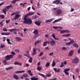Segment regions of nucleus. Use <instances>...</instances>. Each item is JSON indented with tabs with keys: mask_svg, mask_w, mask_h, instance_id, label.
<instances>
[{
	"mask_svg": "<svg viewBox=\"0 0 80 80\" xmlns=\"http://www.w3.org/2000/svg\"><path fill=\"white\" fill-rule=\"evenodd\" d=\"M35 13L34 12H29L27 14L25 15L24 16V20L23 21L24 23L25 24H28V25H32V19L30 18H27V17L29 16V15H33Z\"/></svg>",
	"mask_w": 80,
	"mask_h": 80,
	"instance_id": "f257e3e1",
	"label": "nucleus"
},
{
	"mask_svg": "<svg viewBox=\"0 0 80 80\" xmlns=\"http://www.w3.org/2000/svg\"><path fill=\"white\" fill-rule=\"evenodd\" d=\"M13 58V55L12 54H10V55H7L5 57V58L7 60H9L10 59L12 58Z\"/></svg>",
	"mask_w": 80,
	"mask_h": 80,
	"instance_id": "f03ea898",
	"label": "nucleus"
},
{
	"mask_svg": "<svg viewBox=\"0 0 80 80\" xmlns=\"http://www.w3.org/2000/svg\"><path fill=\"white\" fill-rule=\"evenodd\" d=\"M78 61H79V59L77 58H75L73 59L72 60V62L74 63H78Z\"/></svg>",
	"mask_w": 80,
	"mask_h": 80,
	"instance_id": "7ed1b4c3",
	"label": "nucleus"
},
{
	"mask_svg": "<svg viewBox=\"0 0 80 80\" xmlns=\"http://www.w3.org/2000/svg\"><path fill=\"white\" fill-rule=\"evenodd\" d=\"M62 12L63 11L61 9H59L57 10L56 13L57 15H59L60 14H62Z\"/></svg>",
	"mask_w": 80,
	"mask_h": 80,
	"instance_id": "20e7f679",
	"label": "nucleus"
},
{
	"mask_svg": "<svg viewBox=\"0 0 80 80\" xmlns=\"http://www.w3.org/2000/svg\"><path fill=\"white\" fill-rule=\"evenodd\" d=\"M70 70V68H66L64 69V72L65 73V75H69V73L68 72V71H69Z\"/></svg>",
	"mask_w": 80,
	"mask_h": 80,
	"instance_id": "39448f33",
	"label": "nucleus"
},
{
	"mask_svg": "<svg viewBox=\"0 0 80 80\" xmlns=\"http://www.w3.org/2000/svg\"><path fill=\"white\" fill-rule=\"evenodd\" d=\"M73 42H74V40H72L69 42L66 43L65 44L66 45L69 46V45H71V44L73 43Z\"/></svg>",
	"mask_w": 80,
	"mask_h": 80,
	"instance_id": "423d86ee",
	"label": "nucleus"
},
{
	"mask_svg": "<svg viewBox=\"0 0 80 80\" xmlns=\"http://www.w3.org/2000/svg\"><path fill=\"white\" fill-rule=\"evenodd\" d=\"M59 2H61L60 0H56L53 2V4H56V5H58L59 4Z\"/></svg>",
	"mask_w": 80,
	"mask_h": 80,
	"instance_id": "0eeeda50",
	"label": "nucleus"
},
{
	"mask_svg": "<svg viewBox=\"0 0 80 80\" xmlns=\"http://www.w3.org/2000/svg\"><path fill=\"white\" fill-rule=\"evenodd\" d=\"M74 53V51L73 50H71L69 53L68 56L72 57Z\"/></svg>",
	"mask_w": 80,
	"mask_h": 80,
	"instance_id": "6e6552de",
	"label": "nucleus"
},
{
	"mask_svg": "<svg viewBox=\"0 0 80 80\" xmlns=\"http://www.w3.org/2000/svg\"><path fill=\"white\" fill-rule=\"evenodd\" d=\"M53 70H54V71H55V72H56L58 73V72H60V71L61 70V69L53 68Z\"/></svg>",
	"mask_w": 80,
	"mask_h": 80,
	"instance_id": "1a4fd4ad",
	"label": "nucleus"
},
{
	"mask_svg": "<svg viewBox=\"0 0 80 80\" xmlns=\"http://www.w3.org/2000/svg\"><path fill=\"white\" fill-rule=\"evenodd\" d=\"M8 30L10 32H14V31H18V29H17L15 28H14L10 29H8Z\"/></svg>",
	"mask_w": 80,
	"mask_h": 80,
	"instance_id": "9d476101",
	"label": "nucleus"
},
{
	"mask_svg": "<svg viewBox=\"0 0 80 80\" xmlns=\"http://www.w3.org/2000/svg\"><path fill=\"white\" fill-rule=\"evenodd\" d=\"M55 45V41L54 40H52L50 41V45L52 46Z\"/></svg>",
	"mask_w": 80,
	"mask_h": 80,
	"instance_id": "9b49d317",
	"label": "nucleus"
},
{
	"mask_svg": "<svg viewBox=\"0 0 80 80\" xmlns=\"http://www.w3.org/2000/svg\"><path fill=\"white\" fill-rule=\"evenodd\" d=\"M39 78L38 77H32L31 78V80H38Z\"/></svg>",
	"mask_w": 80,
	"mask_h": 80,
	"instance_id": "f8f14e48",
	"label": "nucleus"
},
{
	"mask_svg": "<svg viewBox=\"0 0 80 80\" xmlns=\"http://www.w3.org/2000/svg\"><path fill=\"white\" fill-rule=\"evenodd\" d=\"M13 78L15 80H18L19 79V77H18V76L16 74H14L13 76Z\"/></svg>",
	"mask_w": 80,
	"mask_h": 80,
	"instance_id": "ddd939ff",
	"label": "nucleus"
},
{
	"mask_svg": "<svg viewBox=\"0 0 80 80\" xmlns=\"http://www.w3.org/2000/svg\"><path fill=\"white\" fill-rule=\"evenodd\" d=\"M54 20V18H52L50 19L49 20H48L46 21L45 23H48L50 22H52Z\"/></svg>",
	"mask_w": 80,
	"mask_h": 80,
	"instance_id": "4468645a",
	"label": "nucleus"
},
{
	"mask_svg": "<svg viewBox=\"0 0 80 80\" xmlns=\"http://www.w3.org/2000/svg\"><path fill=\"white\" fill-rule=\"evenodd\" d=\"M62 20V18L58 19L57 20H55V21H53L52 23H57V22H60V21H61Z\"/></svg>",
	"mask_w": 80,
	"mask_h": 80,
	"instance_id": "2eb2a0df",
	"label": "nucleus"
},
{
	"mask_svg": "<svg viewBox=\"0 0 80 80\" xmlns=\"http://www.w3.org/2000/svg\"><path fill=\"white\" fill-rule=\"evenodd\" d=\"M20 15L19 14H17L15 15V17L13 18L14 20H17V18H18L20 17Z\"/></svg>",
	"mask_w": 80,
	"mask_h": 80,
	"instance_id": "dca6fc26",
	"label": "nucleus"
},
{
	"mask_svg": "<svg viewBox=\"0 0 80 80\" xmlns=\"http://www.w3.org/2000/svg\"><path fill=\"white\" fill-rule=\"evenodd\" d=\"M13 6H12V5H9V6H7L6 7V9L7 10V11H8L9 9H10V8H11V7H12Z\"/></svg>",
	"mask_w": 80,
	"mask_h": 80,
	"instance_id": "f3484780",
	"label": "nucleus"
},
{
	"mask_svg": "<svg viewBox=\"0 0 80 80\" xmlns=\"http://www.w3.org/2000/svg\"><path fill=\"white\" fill-rule=\"evenodd\" d=\"M24 55L25 57H27L28 58H32L31 57H30V54H24Z\"/></svg>",
	"mask_w": 80,
	"mask_h": 80,
	"instance_id": "a211bd4d",
	"label": "nucleus"
},
{
	"mask_svg": "<svg viewBox=\"0 0 80 80\" xmlns=\"http://www.w3.org/2000/svg\"><path fill=\"white\" fill-rule=\"evenodd\" d=\"M35 23L38 26H40L41 24V22H37L36 21L35 22Z\"/></svg>",
	"mask_w": 80,
	"mask_h": 80,
	"instance_id": "6ab92c4d",
	"label": "nucleus"
},
{
	"mask_svg": "<svg viewBox=\"0 0 80 80\" xmlns=\"http://www.w3.org/2000/svg\"><path fill=\"white\" fill-rule=\"evenodd\" d=\"M15 39H16V40H17V41H18V42H19L20 41H21V40H22V38H20V37H16L15 38Z\"/></svg>",
	"mask_w": 80,
	"mask_h": 80,
	"instance_id": "aec40b11",
	"label": "nucleus"
},
{
	"mask_svg": "<svg viewBox=\"0 0 80 80\" xmlns=\"http://www.w3.org/2000/svg\"><path fill=\"white\" fill-rule=\"evenodd\" d=\"M33 33H34V34H35V35H38V30H37V29L35 30L33 32Z\"/></svg>",
	"mask_w": 80,
	"mask_h": 80,
	"instance_id": "412c9836",
	"label": "nucleus"
},
{
	"mask_svg": "<svg viewBox=\"0 0 80 80\" xmlns=\"http://www.w3.org/2000/svg\"><path fill=\"white\" fill-rule=\"evenodd\" d=\"M37 53V51L35 49H34L33 50V52L32 53V55H35V54Z\"/></svg>",
	"mask_w": 80,
	"mask_h": 80,
	"instance_id": "4be33fe9",
	"label": "nucleus"
},
{
	"mask_svg": "<svg viewBox=\"0 0 80 80\" xmlns=\"http://www.w3.org/2000/svg\"><path fill=\"white\" fill-rule=\"evenodd\" d=\"M14 65H20V66L22 65V63H20L17 61H16L15 62H14Z\"/></svg>",
	"mask_w": 80,
	"mask_h": 80,
	"instance_id": "5701e85b",
	"label": "nucleus"
},
{
	"mask_svg": "<svg viewBox=\"0 0 80 80\" xmlns=\"http://www.w3.org/2000/svg\"><path fill=\"white\" fill-rule=\"evenodd\" d=\"M71 35V34H65L62 35V37H68L70 36Z\"/></svg>",
	"mask_w": 80,
	"mask_h": 80,
	"instance_id": "b1692460",
	"label": "nucleus"
},
{
	"mask_svg": "<svg viewBox=\"0 0 80 80\" xmlns=\"http://www.w3.org/2000/svg\"><path fill=\"white\" fill-rule=\"evenodd\" d=\"M51 36L54 39H55V40H58V38H56V37H55V34H53L51 35Z\"/></svg>",
	"mask_w": 80,
	"mask_h": 80,
	"instance_id": "393cba45",
	"label": "nucleus"
},
{
	"mask_svg": "<svg viewBox=\"0 0 80 80\" xmlns=\"http://www.w3.org/2000/svg\"><path fill=\"white\" fill-rule=\"evenodd\" d=\"M41 40H38L36 42H35V46H36L37 44H38V43H40V42H41Z\"/></svg>",
	"mask_w": 80,
	"mask_h": 80,
	"instance_id": "a878e982",
	"label": "nucleus"
},
{
	"mask_svg": "<svg viewBox=\"0 0 80 80\" xmlns=\"http://www.w3.org/2000/svg\"><path fill=\"white\" fill-rule=\"evenodd\" d=\"M52 67H55V65H56V63H55V61H54V60H53V61L52 62Z\"/></svg>",
	"mask_w": 80,
	"mask_h": 80,
	"instance_id": "bb28decb",
	"label": "nucleus"
},
{
	"mask_svg": "<svg viewBox=\"0 0 80 80\" xmlns=\"http://www.w3.org/2000/svg\"><path fill=\"white\" fill-rule=\"evenodd\" d=\"M2 12H4L5 15H6V14H7V10L6 8H5L2 10Z\"/></svg>",
	"mask_w": 80,
	"mask_h": 80,
	"instance_id": "cd10ccee",
	"label": "nucleus"
},
{
	"mask_svg": "<svg viewBox=\"0 0 80 80\" xmlns=\"http://www.w3.org/2000/svg\"><path fill=\"white\" fill-rule=\"evenodd\" d=\"M28 73L29 75H30L31 76H33V74H32V71L29 70L28 71Z\"/></svg>",
	"mask_w": 80,
	"mask_h": 80,
	"instance_id": "c85d7f7f",
	"label": "nucleus"
},
{
	"mask_svg": "<svg viewBox=\"0 0 80 80\" xmlns=\"http://www.w3.org/2000/svg\"><path fill=\"white\" fill-rule=\"evenodd\" d=\"M38 75H40V76H41L42 77H43L44 78H46V76L43 74L38 73Z\"/></svg>",
	"mask_w": 80,
	"mask_h": 80,
	"instance_id": "c756f323",
	"label": "nucleus"
},
{
	"mask_svg": "<svg viewBox=\"0 0 80 80\" xmlns=\"http://www.w3.org/2000/svg\"><path fill=\"white\" fill-rule=\"evenodd\" d=\"M7 41L8 42V43L9 45H12V43L10 42V40L9 39H7Z\"/></svg>",
	"mask_w": 80,
	"mask_h": 80,
	"instance_id": "7c9ffc66",
	"label": "nucleus"
},
{
	"mask_svg": "<svg viewBox=\"0 0 80 80\" xmlns=\"http://www.w3.org/2000/svg\"><path fill=\"white\" fill-rule=\"evenodd\" d=\"M53 28L54 29H57V28H62V27H53Z\"/></svg>",
	"mask_w": 80,
	"mask_h": 80,
	"instance_id": "2f4dec72",
	"label": "nucleus"
},
{
	"mask_svg": "<svg viewBox=\"0 0 80 80\" xmlns=\"http://www.w3.org/2000/svg\"><path fill=\"white\" fill-rule=\"evenodd\" d=\"M22 76L24 77H25V78H26L28 77V75L27 74L25 73L23 74Z\"/></svg>",
	"mask_w": 80,
	"mask_h": 80,
	"instance_id": "473e14b6",
	"label": "nucleus"
},
{
	"mask_svg": "<svg viewBox=\"0 0 80 80\" xmlns=\"http://www.w3.org/2000/svg\"><path fill=\"white\" fill-rule=\"evenodd\" d=\"M4 21V20H3L2 21L0 22V25H1V27H3V23Z\"/></svg>",
	"mask_w": 80,
	"mask_h": 80,
	"instance_id": "72a5a7b5",
	"label": "nucleus"
},
{
	"mask_svg": "<svg viewBox=\"0 0 80 80\" xmlns=\"http://www.w3.org/2000/svg\"><path fill=\"white\" fill-rule=\"evenodd\" d=\"M42 67L38 66L37 68V70H38V71H40V70H42Z\"/></svg>",
	"mask_w": 80,
	"mask_h": 80,
	"instance_id": "f704fd0d",
	"label": "nucleus"
},
{
	"mask_svg": "<svg viewBox=\"0 0 80 80\" xmlns=\"http://www.w3.org/2000/svg\"><path fill=\"white\" fill-rule=\"evenodd\" d=\"M5 15H3V14L0 15V18H1V19H3L4 18H5Z\"/></svg>",
	"mask_w": 80,
	"mask_h": 80,
	"instance_id": "c9c22d12",
	"label": "nucleus"
},
{
	"mask_svg": "<svg viewBox=\"0 0 80 80\" xmlns=\"http://www.w3.org/2000/svg\"><path fill=\"white\" fill-rule=\"evenodd\" d=\"M73 45L74 47H76V48H78V44H77L76 43L73 44Z\"/></svg>",
	"mask_w": 80,
	"mask_h": 80,
	"instance_id": "e433bc0d",
	"label": "nucleus"
},
{
	"mask_svg": "<svg viewBox=\"0 0 80 80\" xmlns=\"http://www.w3.org/2000/svg\"><path fill=\"white\" fill-rule=\"evenodd\" d=\"M49 66H50V63L48 62L46 64V67H49Z\"/></svg>",
	"mask_w": 80,
	"mask_h": 80,
	"instance_id": "4c0bfd02",
	"label": "nucleus"
},
{
	"mask_svg": "<svg viewBox=\"0 0 80 80\" xmlns=\"http://www.w3.org/2000/svg\"><path fill=\"white\" fill-rule=\"evenodd\" d=\"M47 42H43V47H45V46H47Z\"/></svg>",
	"mask_w": 80,
	"mask_h": 80,
	"instance_id": "58836bf2",
	"label": "nucleus"
},
{
	"mask_svg": "<svg viewBox=\"0 0 80 80\" xmlns=\"http://www.w3.org/2000/svg\"><path fill=\"white\" fill-rule=\"evenodd\" d=\"M33 58H30L29 60V63H32V59Z\"/></svg>",
	"mask_w": 80,
	"mask_h": 80,
	"instance_id": "ea45409f",
	"label": "nucleus"
},
{
	"mask_svg": "<svg viewBox=\"0 0 80 80\" xmlns=\"http://www.w3.org/2000/svg\"><path fill=\"white\" fill-rule=\"evenodd\" d=\"M13 68V67H9L8 68H6V70H9L10 69H12Z\"/></svg>",
	"mask_w": 80,
	"mask_h": 80,
	"instance_id": "a19ab883",
	"label": "nucleus"
},
{
	"mask_svg": "<svg viewBox=\"0 0 80 80\" xmlns=\"http://www.w3.org/2000/svg\"><path fill=\"white\" fill-rule=\"evenodd\" d=\"M5 47V46L4 45L2 44L1 45L0 48H4Z\"/></svg>",
	"mask_w": 80,
	"mask_h": 80,
	"instance_id": "79ce46f5",
	"label": "nucleus"
},
{
	"mask_svg": "<svg viewBox=\"0 0 80 80\" xmlns=\"http://www.w3.org/2000/svg\"><path fill=\"white\" fill-rule=\"evenodd\" d=\"M46 76L47 77H50L52 76V75L50 74H46Z\"/></svg>",
	"mask_w": 80,
	"mask_h": 80,
	"instance_id": "37998d69",
	"label": "nucleus"
},
{
	"mask_svg": "<svg viewBox=\"0 0 80 80\" xmlns=\"http://www.w3.org/2000/svg\"><path fill=\"white\" fill-rule=\"evenodd\" d=\"M17 2V0H13L12 1V3H16V2Z\"/></svg>",
	"mask_w": 80,
	"mask_h": 80,
	"instance_id": "c03bdc74",
	"label": "nucleus"
},
{
	"mask_svg": "<svg viewBox=\"0 0 80 80\" xmlns=\"http://www.w3.org/2000/svg\"><path fill=\"white\" fill-rule=\"evenodd\" d=\"M43 52H41L40 53L39 56V57H41V56H42V55H43Z\"/></svg>",
	"mask_w": 80,
	"mask_h": 80,
	"instance_id": "a18cd8bd",
	"label": "nucleus"
},
{
	"mask_svg": "<svg viewBox=\"0 0 80 80\" xmlns=\"http://www.w3.org/2000/svg\"><path fill=\"white\" fill-rule=\"evenodd\" d=\"M18 58L19 59H21L22 58V55H19L18 56Z\"/></svg>",
	"mask_w": 80,
	"mask_h": 80,
	"instance_id": "49530a36",
	"label": "nucleus"
},
{
	"mask_svg": "<svg viewBox=\"0 0 80 80\" xmlns=\"http://www.w3.org/2000/svg\"><path fill=\"white\" fill-rule=\"evenodd\" d=\"M10 20L8 19L6 21V23H10Z\"/></svg>",
	"mask_w": 80,
	"mask_h": 80,
	"instance_id": "de8ad7c7",
	"label": "nucleus"
},
{
	"mask_svg": "<svg viewBox=\"0 0 80 80\" xmlns=\"http://www.w3.org/2000/svg\"><path fill=\"white\" fill-rule=\"evenodd\" d=\"M65 33H70V31L67 30H64Z\"/></svg>",
	"mask_w": 80,
	"mask_h": 80,
	"instance_id": "09e8293b",
	"label": "nucleus"
},
{
	"mask_svg": "<svg viewBox=\"0 0 80 80\" xmlns=\"http://www.w3.org/2000/svg\"><path fill=\"white\" fill-rule=\"evenodd\" d=\"M11 54H12V57H13V55H15V53L13 52H11Z\"/></svg>",
	"mask_w": 80,
	"mask_h": 80,
	"instance_id": "8fccbe9b",
	"label": "nucleus"
},
{
	"mask_svg": "<svg viewBox=\"0 0 80 80\" xmlns=\"http://www.w3.org/2000/svg\"><path fill=\"white\" fill-rule=\"evenodd\" d=\"M62 50H67V48L65 47H63L62 48Z\"/></svg>",
	"mask_w": 80,
	"mask_h": 80,
	"instance_id": "3c124183",
	"label": "nucleus"
},
{
	"mask_svg": "<svg viewBox=\"0 0 80 80\" xmlns=\"http://www.w3.org/2000/svg\"><path fill=\"white\" fill-rule=\"evenodd\" d=\"M11 33L10 32H8L6 33V35H10Z\"/></svg>",
	"mask_w": 80,
	"mask_h": 80,
	"instance_id": "603ef678",
	"label": "nucleus"
},
{
	"mask_svg": "<svg viewBox=\"0 0 80 80\" xmlns=\"http://www.w3.org/2000/svg\"><path fill=\"white\" fill-rule=\"evenodd\" d=\"M76 71L77 72H78V73H79V72H80V69L78 68H77Z\"/></svg>",
	"mask_w": 80,
	"mask_h": 80,
	"instance_id": "864d4df0",
	"label": "nucleus"
},
{
	"mask_svg": "<svg viewBox=\"0 0 80 80\" xmlns=\"http://www.w3.org/2000/svg\"><path fill=\"white\" fill-rule=\"evenodd\" d=\"M60 33H65V30H62L60 31Z\"/></svg>",
	"mask_w": 80,
	"mask_h": 80,
	"instance_id": "5fc2aeb1",
	"label": "nucleus"
},
{
	"mask_svg": "<svg viewBox=\"0 0 80 80\" xmlns=\"http://www.w3.org/2000/svg\"><path fill=\"white\" fill-rule=\"evenodd\" d=\"M25 70H22L20 71V73H25Z\"/></svg>",
	"mask_w": 80,
	"mask_h": 80,
	"instance_id": "6e6d98bb",
	"label": "nucleus"
},
{
	"mask_svg": "<svg viewBox=\"0 0 80 80\" xmlns=\"http://www.w3.org/2000/svg\"><path fill=\"white\" fill-rule=\"evenodd\" d=\"M1 35H6V33L2 32L1 33Z\"/></svg>",
	"mask_w": 80,
	"mask_h": 80,
	"instance_id": "4d7b16f0",
	"label": "nucleus"
},
{
	"mask_svg": "<svg viewBox=\"0 0 80 80\" xmlns=\"http://www.w3.org/2000/svg\"><path fill=\"white\" fill-rule=\"evenodd\" d=\"M7 60L6 59L3 60L2 61V63H5L6 62Z\"/></svg>",
	"mask_w": 80,
	"mask_h": 80,
	"instance_id": "13d9d810",
	"label": "nucleus"
},
{
	"mask_svg": "<svg viewBox=\"0 0 80 80\" xmlns=\"http://www.w3.org/2000/svg\"><path fill=\"white\" fill-rule=\"evenodd\" d=\"M38 17V16L35 15L34 17V18H35V19H37V18Z\"/></svg>",
	"mask_w": 80,
	"mask_h": 80,
	"instance_id": "bf43d9fd",
	"label": "nucleus"
},
{
	"mask_svg": "<svg viewBox=\"0 0 80 80\" xmlns=\"http://www.w3.org/2000/svg\"><path fill=\"white\" fill-rule=\"evenodd\" d=\"M49 55H50V56H52V55H53V53L51 52L49 54Z\"/></svg>",
	"mask_w": 80,
	"mask_h": 80,
	"instance_id": "052dcab7",
	"label": "nucleus"
},
{
	"mask_svg": "<svg viewBox=\"0 0 80 80\" xmlns=\"http://www.w3.org/2000/svg\"><path fill=\"white\" fill-rule=\"evenodd\" d=\"M15 73H20V71H17L15 72Z\"/></svg>",
	"mask_w": 80,
	"mask_h": 80,
	"instance_id": "680f3d73",
	"label": "nucleus"
},
{
	"mask_svg": "<svg viewBox=\"0 0 80 80\" xmlns=\"http://www.w3.org/2000/svg\"><path fill=\"white\" fill-rule=\"evenodd\" d=\"M20 13V11H18L16 12H15V13H16V14H19V13Z\"/></svg>",
	"mask_w": 80,
	"mask_h": 80,
	"instance_id": "e2e57ef3",
	"label": "nucleus"
},
{
	"mask_svg": "<svg viewBox=\"0 0 80 80\" xmlns=\"http://www.w3.org/2000/svg\"><path fill=\"white\" fill-rule=\"evenodd\" d=\"M45 50H49V48L48 47H46L45 48Z\"/></svg>",
	"mask_w": 80,
	"mask_h": 80,
	"instance_id": "0e129e2a",
	"label": "nucleus"
},
{
	"mask_svg": "<svg viewBox=\"0 0 80 80\" xmlns=\"http://www.w3.org/2000/svg\"><path fill=\"white\" fill-rule=\"evenodd\" d=\"M67 61H65L64 62V65H67Z\"/></svg>",
	"mask_w": 80,
	"mask_h": 80,
	"instance_id": "69168bd1",
	"label": "nucleus"
},
{
	"mask_svg": "<svg viewBox=\"0 0 80 80\" xmlns=\"http://www.w3.org/2000/svg\"><path fill=\"white\" fill-rule=\"evenodd\" d=\"M15 52H20V51L19 49H16L15 50Z\"/></svg>",
	"mask_w": 80,
	"mask_h": 80,
	"instance_id": "338daca9",
	"label": "nucleus"
},
{
	"mask_svg": "<svg viewBox=\"0 0 80 80\" xmlns=\"http://www.w3.org/2000/svg\"><path fill=\"white\" fill-rule=\"evenodd\" d=\"M3 31H5L6 32H7V28H4L3 29Z\"/></svg>",
	"mask_w": 80,
	"mask_h": 80,
	"instance_id": "774afa93",
	"label": "nucleus"
}]
</instances>
